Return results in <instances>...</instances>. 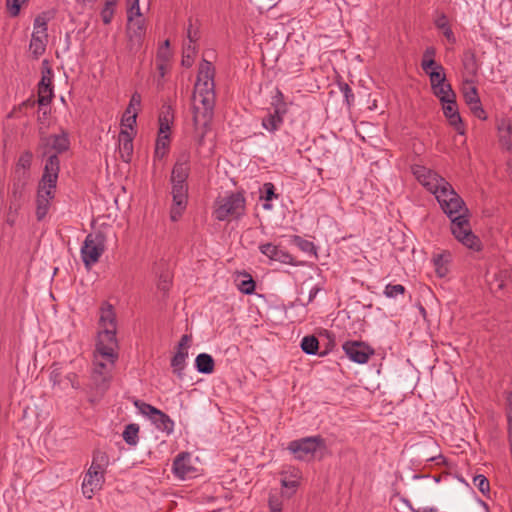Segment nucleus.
I'll use <instances>...</instances> for the list:
<instances>
[{"label": "nucleus", "mask_w": 512, "mask_h": 512, "mask_svg": "<svg viewBox=\"0 0 512 512\" xmlns=\"http://www.w3.org/2000/svg\"><path fill=\"white\" fill-rule=\"evenodd\" d=\"M431 193L435 195L443 212L451 220V232L464 246L479 251L481 242L472 232L469 221V210L463 199L456 193L452 185L444 179Z\"/></svg>", "instance_id": "1"}, {"label": "nucleus", "mask_w": 512, "mask_h": 512, "mask_svg": "<svg viewBox=\"0 0 512 512\" xmlns=\"http://www.w3.org/2000/svg\"><path fill=\"white\" fill-rule=\"evenodd\" d=\"M215 69L211 62L203 60L199 66L193 93V120L195 125L206 126L212 119L215 107Z\"/></svg>", "instance_id": "2"}, {"label": "nucleus", "mask_w": 512, "mask_h": 512, "mask_svg": "<svg viewBox=\"0 0 512 512\" xmlns=\"http://www.w3.org/2000/svg\"><path fill=\"white\" fill-rule=\"evenodd\" d=\"M33 155L30 151H24L18 158L14 173L13 183L11 188V195L13 200L10 203L9 209L18 210L20 207V199L22 198L23 191L28 183Z\"/></svg>", "instance_id": "3"}, {"label": "nucleus", "mask_w": 512, "mask_h": 512, "mask_svg": "<svg viewBox=\"0 0 512 512\" xmlns=\"http://www.w3.org/2000/svg\"><path fill=\"white\" fill-rule=\"evenodd\" d=\"M245 197L242 193H230L217 198L213 215L218 221L239 219L245 213Z\"/></svg>", "instance_id": "4"}, {"label": "nucleus", "mask_w": 512, "mask_h": 512, "mask_svg": "<svg viewBox=\"0 0 512 512\" xmlns=\"http://www.w3.org/2000/svg\"><path fill=\"white\" fill-rule=\"evenodd\" d=\"M51 16L49 12H42L37 15L33 23V32L29 44V51L33 58L38 59L46 51L48 43V22Z\"/></svg>", "instance_id": "5"}, {"label": "nucleus", "mask_w": 512, "mask_h": 512, "mask_svg": "<svg viewBox=\"0 0 512 512\" xmlns=\"http://www.w3.org/2000/svg\"><path fill=\"white\" fill-rule=\"evenodd\" d=\"M106 237L98 231L86 236L81 247V259L87 269L96 264L105 251Z\"/></svg>", "instance_id": "6"}, {"label": "nucleus", "mask_w": 512, "mask_h": 512, "mask_svg": "<svg viewBox=\"0 0 512 512\" xmlns=\"http://www.w3.org/2000/svg\"><path fill=\"white\" fill-rule=\"evenodd\" d=\"M134 405L143 416L147 417L152 422L157 430L167 435H171L174 432L175 423L169 415L140 400H136Z\"/></svg>", "instance_id": "7"}, {"label": "nucleus", "mask_w": 512, "mask_h": 512, "mask_svg": "<svg viewBox=\"0 0 512 512\" xmlns=\"http://www.w3.org/2000/svg\"><path fill=\"white\" fill-rule=\"evenodd\" d=\"M324 446L325 441L321 436H309L291 441L287 449L295 459L305 461L313 458L317 450Z\"/></svg>", "instance_id": "8"}, {"label": "nucleus", "mask_w": 512, "mask_h": 512, "mask_svg": "<svg viewBox=\"0 0 512 512\" xmlns=\"http://www.w3.org/2000/svg\"><path fill=\"white\" fill-rule=\"evenodd\" d=\"M146 35L145 20L143 18L127 20L126 36L127 49L136 54L142 48Z\"/></svg>", "instance_id": "9"}, {"label": "nucleus", "mask_w": 512, "mask_h": 512, "mask_svg": "<svg viewBox=\"0 0 512 512\" xmlns=\"http://www.w3.org/2000/svg\"><path fill=\"white\" fill-rule=\"evenodd\" d=\"M99 326L101 330L98 332L97 339H116L117 324L116 315L113 306L104 303L100 308Z\"/></svg>", "instance_id": "10"}, {"label": "nucleus", "mask_w": 512, "mask_h": 512, "mask_svg": "<svg viewBox=\"0 0 512 512\" xmlns=\"http://www.w3.org/2000/svg\"><path fill=\"white\" fill-rule=\"evenodd\" d=\"M118 341L97 339L95 351L93 353V362H100L103 364L111 363L115 367L118 360Z\"/></svg>", "instance_id": "11"}, {"label": "nucleus", "mask_w": 512, "mask_h": 512, "mask_svg": "<svg viewBox=\"0 0 512 512\" xmlns=\"http://www.w3.org/2000/svg\"><path fill=\"white\" fill-rule=\"evenodd\" d=\"M118 341L97 339L95 351L93 353V362H100L103 364L111 363L115 367L118 360Z\"/></svg>", "instance_id": "12"}, {"label": "nucleus", "mask_w": 512, "mask_h": 512, "mask_svg": "<svg viewBox=\"0 0 512 512\" xmlns=\"http://www.w3.org/2000/svg\"><path fill=\"white\" fill-rule=\"evenodd\" d=\"M172 185V206L170 218L172 221H178L187 207L188 185L171 183Z\"/></svg>", "instance_id": "13"}, {"label": "nucleus", "mask_w": 512, "mask_h": 512, "mask_svg": "<svg viewBox=\"0 0 512 512\" xmlns=\"http://www.w3.org/2000/svg\"><path fill=\"white\" fill-rule=\"evenodd\" d=\"M347 357L358 364H365L374 351L361 341H346L342 346Z\"/></svg>", "instance_id": "14"}, {"label": "nucleus", "mask_w": 512, "mask_h": 512, "mask_svg": "<svg viewBox=\"0 0 512 512\" xmlns=\"http://www.w3.org/2000/svg\"><path fill=\"white\" fill-rule=\"evenodd\" d=\"M411 171L417 181L429 192L437 189V185L441 184V182L444 180V178L438 173L423 165L414 164L411 167Z\"/></svg>", "instance_id": "15"}, {"label": "nucleus", "mask_w": 512, "mask_h": 512, "mask_svg": "<svg viewBox=\"0 0 512 512\" xmlns=\"http://www.w3.org/2000/svg\"><path fill=\"white\" fill-rule=\"evenodd\" d=\"M114 368L115 367L111 366V363L103 364L100 362H93L91 379L97 389L106 391L109 388L113 378Z\"/></svg>", "instance_id": "16"}, {"label": "nucleus", "mask_w": 512, "mask_h": 512, "mask_svg": "<svg viewBox=\"0 0 512 512\" xmlns=\"http://www.w3.org/2000/svg\"><path fill=\"white\" fill-rule=\"evenodd\" d=\"M40 144L45 149L44 154H47L50 150L55 151V154H60L69 149L70 140L68 133L62 130L60 134L41 135Z\"/></svg>", "instance_id": "17"}, {"label": "nucleus", "mask_w": 512, "mask_h": 512, "mask_svg": "<svg viewBox=\"0 0 512 512\" xmlns=\"http://www.w3.org/2000/svg\"><path fill=\"white\" fill-rule=\"evenodd\" d=\"M174 476L180 480L193 478L196 475V468L192 465V458L188 452H182L176 456L172 465Z\"/></svg>", "instance_id": "18"}, {"label": "nucleus", "mask_w": 512, "mask_h": 512, "mask_svg": "<svg viewBox=\"0 0 512 512\" xmlns=\"http://www.w3.org/2000/svg\"><path fill=\"white\" fill-rule=\"evenodd\" d=\"M55 188L39 184L36 197V218L42 221L50 208V202L54 198Z\"/></svg>", "instance_id": "19"}, {"label": "nucleus", "mask_w": 512, "mask_h": 512, "mask_svg": "<svg viewBox=\"0 0 512 512\" xmlns=\"http://www.w3.org/2000/svg\"><path fill=\"white\" fill-rule=\"evenodd\" d=\"M190 173V154L188 152L181 153L171 172V183L187 184V179Z\"/></svg>", "instance_id": "20"}, {"label": "nucleus", "mask_w": 512, "mask_h": 512, "mask_svg": "<svg viewBox=\"0 0 512 512\" xmlns=\"http://www.w3.org/2000/svg\"><path fill=\"white\" fill-rule=\"evenodd\" d=\"M59 170L60 160L57 154L49 155L39 184L47 185L49 188H56Z\"/></svg>", "instance_id": "21"}, {"label": "nucleus", "mask_w": 512, "mask_h": 512, "mask_svg": "<svg viewBox=\"0 0 512 512\" xmlns=\"http://www.w3.org/2000/svg\"><path fill=\"white\" fill-rule=\"evenodd\" d=\"M105 483V475L101 472L87 471L82 482V493L85 498L92 499L97 491H100Z\"/></svg>", "instance_id": "22"}, {"label": "nucleus", "mask_w": 512, "mask_h": 512, "mask_svg": "<svg viewBox=\"0 0 512 512\" xmlns=\"http://www.w3.org/2000/svg\"><path fill=\"white\" fill-rule=\"evenodd\" d=\"M260 252L272 261L283 264H293V256L284 250L281 246L272 243H266L259 246Z\"/></svg>", "instance_id": "23"}, {"label": "nucleus", "mask_w": 512, "mask_h": 512, "mask_svg": "<svg viewBox=\"0 0 512 512\" xmlns=\"http://www.w3.org/2000/svg\"><path fill=\"white\" fill-rule=\"evenodd\" d=\"M442 108H443V113H444L445 117L448 119L450 125L453 126L458 133L464 134V127H463L462 119L458 112L456 100L452 99V100L443 102Z\"/></svg>", "instance_id": "24"}, {"label": "nucleus", "mask_w": 512, "mask_h": 512, "mask_svg": "<svg viewBox=\"0 0 512 512\" xmlns=\"http://www.w3.org/2000/svg\"><path fill=\"white\" fill-rule=\"evenodd\" d=\"M118 142L120 158L125 163H129L133 155V133L122 129L118 136Z\"/></svg>", "instance_id": "25"}, {"label": "nucleus", "mask_w": 512, "mask_h": 512, "mask_svg": "<svg viewBox=\"0 0 512 512\" xmlns=\"http://www.w3.org/2000/svg\"><path fill=\"white\" fill-rule=\"evenodd\" d=\"M509 279L510 272L508 269L489 271L486 275V282L492 292H498L502 290Z\"/></svg>", "instance_id": "26"}, {"label": "nucleus", "mask_w": 512, "mask_h": 512, "mask_svg": "<svg viewBox=\"0 0 512 512\" xmlns=\"http://www.w3.org/2000/svg\"><path fill=\"white\" fill-rule=\"evenodd\" d=\"M451 253L448 251H441L433 255L432 261L435 267L436 274L439 277H445L449 272V263L451 261Z\"/></svg>", "instance_id": "27"}, {"label": "nucleus", "mask_w": 512, "mask_h": 512, "mask_svg": "<svg viewBox=\"0 0 512 512\" xmlns=\"http://www.w3.org/2000/svg\"><path fill=\"white\" fill-rule=\"evenodd\" d=\"M109 465V457L106 452L101 450H96L93 453L92 462L88 469V471L92 472H101V474L106 473L107 467Z\"/></svg>", "instance_id": "28"}, {"label": "nucleus", "mask_w": 512, "mask_h": 512, "mask_svg": "<svg viewBox=\"0 0 512 512\" xmlns=\"http://www.w3.org/2000/svg\"><path fill=\"white\" fill-rule=\"evenodd\" d=\"M173 120H174V112H173L172 107L170 105H163L160 110L159 117H158L159 132H161V133L169 132L171 129Z\"/></svg>", "instance_id": "29"}, {"label": "nucleus", "mask_w": 512, "mask_h": 512, "mask_svg": "<svg viewBox=\"0 0 512 512\" xmlns=\"http://www.w3.org/2000/svg\"><path fill=\"white\" fill-rule=\"evenodd\" d=\"M214 365L213 357L207 353H200L195 359V367L202 374H211L214 371Z\"/></svg>", "instance_id": "30"}, {"label": "nucleus", "mask_w": 512, "mask_h": 512, "mask_svg": "<svg viewBox=\"0 0 512 512\" xmlns=\"http://www.w3.org/2000/svg\"><path fill=\"white\" fill-rule=\"evenodd\" d=\"M437 29L441 30L447 41L451 44L456 42V37L449 25L447 16L444 13L439 14L434 20Z\"/></svg>", "instance_id": "31"}, {"label": "nucleus", "mask_w": 512, "mask_h": 512, "mask_svg": "<svg viewBox=\"0 0 512 512\" xmlns=\"http://www.w3.org/2000/svg\"><path fill=\"white\" fill-rule=\"evenodd\" d=\"M170 144L169 132L161 133L158 131V137L156 139L154 157L162 159L168 151Z\"/></svg>", "instance_id": "32"}, {"label": "nucleus", "mask_w": 512, "mask_h": 512, "mask_svg": "<svg viewBox=\"0 0 512 512\" xmlns=\"http://www.w3.org/2000/svg\"><path fill=\"white\" fill-rule=\"evenodd\" d=\"M187 357L188 352H176L171 359V367L173 368L174 374H176L178 378H182L184 375L183 371L186 366Z\"/></svg>", "instance_id": "33"}, {"label": "nucleus", "mask_w": 512, "mask_h": 512, "mask_svg": "<svg viewBox=\"0 0 512 512\" xmlns=\"http://www.w3.org/2000/svg\"><path fill=\"white\" fill-rule=\"evenodd\" d=\"M283 117V114H277L276 112H273L267 115L265 118H263L262 126L269 132H275L282 125Z\"/></svg>", "instance_id": "34"}, {"label": "nucleus", "mask_w": 512, "mask_h": 512, "mask_svg": "<svg viewBox=\"0 0 512 512\" xmlns=\"http://www.w3.org/2000/svg\"><path fill=\"white\" fill-rule=\"evenodd\" d=\"M139 425L138 424H128L123 431V439L130 446H136L139 440Z\"/></svg>", "instance_id": "35"}, {"label": "nucleus", "mask_w": 512, "mask_h": 512, "mask_svg": "<svg viewBox=\"0 0 512 512\" xmlns=\"http://www.w3.org/2000/svg\"><path fill=\"white\" fill-rule=\"evenodd\" d=\"M434 95L441 101V103L455 99V93L451 88V85L445 83L432 89Z\"/></svg>", "instance_id": "36"}, {"label": "nucleus", "mask_w": 512, "mask_h": 512, "mask_svg": "<svg viewBox=\"0 0 512 512\" xmlns=\"http://www.w3.org/2000/svg\"><path fill=\"white\" fill-rule=\"evenodd\" d=\"M271 105L274 109V112L277 114L285 115L288 111V105L284 100V95L278 88L275 91V95L272 97Z\"/></svg>", "instance_id": "37"}, {"label": "nucleus", "mask_w": 512, "mask_h": 512, "mask_svg": "<svg viewBox=\"0 0 512 512\" xmlns=\"http://www.w3.org/2000/svg\"><path fill=\"white\" fill-rule=\"evenodd\" d=\"M53 98V86L38 85V103L40 106H47Z\"/></svg>", "instance_id": "38"}, {"label": "nucleus", "mask_w": 512, "mask_h": 512, "mask_svg": "<svg viewBox=\"0 0 512 512\" xmlns=\"http://www.w3.org/2000/svg\"><path fill=\"white\" fill-rule=\"evenodd\" d=\"M48 85L53 86V70L50 66V62L47 59L42 61L41 66V80L38 85Z\"/></svg>", "instance_id": "39"}, {"label": "nucleus", "mask_w": 512, "mask_h": 512, "mask_svg": "<svg viewBox=\"0 0 512 512\" xmlns=\"http://www.w3.org/2000/svg\"><path fill=\"white\" fill-rule=\"evenodd\" d=\"M318 347L319 341L315 336H305L301 341V348L307 354L315 355Z\"/></svg>", "instance_id": "40"}, {"label": "nucleus", "mask_w": 512, "mask_h": 512, "mask_svg": "<svg viewBox=\"0 0 512 512\" xmlns=\"http://www.w3.org/2000/svg\"><path fill=\"white\" fill-rule=\"evenodd\" d=\"M499 132H500V143L503 147L506 149H510L512 147L511 143V134H512V127L510 124L503 122L499 126Z\"/></svg>", "instance_id": "41"}, {"label": "nucleus", "mask_w": 512, "mask_h": 512, "mask_svg": "<svg viewBox=\"0 0 512 512\" xmlns=\"http://www.w3.org/2000/svg\"><path fill=\"white\" fill-rule=\"evenodd\" d=\"M428 75L432 89L446 83V75L443 66H436V70H431Z\"/></svg>", "instance_id": "42"}, {"label": "nucleus", "mask_w": 512, "mask_h": 512, "mask_svg": "<svg viewBox=\"0 0 512 512\" xmlns=\"http://www.w3.org/2000/svg\"><path fill=\"white\" fill-rule=\"evenodd\" d=\"M299 478L298 470H294L290 477H288L286 474H283L281 479L282 487L291 490V494L294 493L299 485Z\"/></svg>", "instance_id": "43"}, {"label": "nucleus", "mask_w": 512, "mask_h": 512, "mask_svg": "<svg viewBox=\"0 0 512 512\" xmlns=\"http://www.w3.org/2000/svg\"><path fill=\"white\" fill-rule=\"evenodd\" d=\"M118 0H106L101 11V18L104 24H110L114 15V7Z\"/></svg>", "instance_id": "44"}, {"label": "nucleus", "mask_w": 512, "mask_h": 512, "mask_svg": "<svg viewBox=\"0 0 512 512\" xmlns=\"http://www.w3.org/2000/svg\"><path fill=\"white\" fill-rule=\"evenodd\" d=\"M246 279L241 280L238 283V289L246 295L253 294L255 291V281L249 274H243Z\"/></svg>", "instance_id": "45"}, {"label": "nucleus", "mask_w": 512, "mask_h": 512, "mask_svg": "<svg viewBox=\"0 0 512 512\" xmlns=\"http://www.w3.org/2000/svg\"><path fill=\"white\" fill-rule=\"evenodd\" d=\"M406 288L401 284H387L384 288L383 294L388 298H396L399 295H404Z\"/></svg>", "instance_id": "46"}, {"label": "nucleus", "mask_w": 512, "mask_h": 512, "mask_svg": "<svg viewBox=\"0 0 512 512\" xmlns=\"http://www.w3.org/2000/svg\"><path fill=\"white\" fill-rule=\"evenodd\" d=\"M274 190H275V187L270 182L265 183L263 185L264 196L262 198H264L267 201L266 203L263 204V208L266 210H269L272 208V205L269 204L268 202L271 201L273 198H277V195L275 194Z\"/></svg>", "instance_id": "47"}, {"label": "nucleus", "mask_w": 512, "mask_h": 512, "mask_svg": "<svg viewBox=\"0 0 512 512\" xmlns=\"http://www.w3.org/2000/svg\"><path fill=\"white\" fill-rule=\"evenodd\" d=\"M29 0H6L7 9L12 17H17L20 14L21 4Z\"/></svg>", "instance_id": "48"}, {"label": "nucleus", "mask_w": 512, "mask_h": 512, "mask_svg": "<svg viewBox=\"0 0 512 512\" xmlns=\"http://www.w3.org/2000/svg\"><path fill=\"white\" fill-rule=\"evenodd\" d=\"M474 485L479 489V491L483 494L489 492L490 484L488 479L484 475H477L473 478Z\"/></svg>", "instance_id": "49"}, {"label": "nucleus", "mask_w": 512, "mask_h": 512, "mask_svg": "<svg viewBox=\"0 0 512 512\" xmlns=\"http://www.w3.org/2000/svg\"><path fill=\"white\" fill-rule=\"evenodd\" d=\"M142 18L139 2H128L127 20Z\"/></svg>", "instance_id": "50"}, {"label": "nucleus", "mask_w": 512, "mask_h": 512, "mask_svg": "<svg viewBox=\"0 0 512 512\" xmlns=\"http://www.w3.org/2000/svg\"><path fill=\"white\" fill-rule=\"evenodd\" d=\"M464 99L467 105L475 104L478 100H480L477 89L474 86H470L464 90Z\"/></svg>", "instance_id": "51"}, {"label": "nucleus", "mask_w": 512, "mask_h": 512, "mask_svg": "<svg viewBox=\"0 0 512 512\" xmlns=\"http://www.w3.org/2000/svg\"><path fill=\"white\" fill-rule=\"evenodd\" d=\"M137 112L136 110L133 113L126 114L124 113L122 117L121 124L127 129L133 130L134 125L136 124Z\"/></svg>", "instance_id": "52"}, {"label": "nucleus", "mask_w": 512, "mask_h": 512, "mask_svg": "<svg viewBox=\"0 0 512 512\" xmlns=\"http://www.w3.org/2000/svg\"><path fill=\"white\" fill-rule=\"evenodd\" d=\"M140 105H141V95L139 93L135 92L131 96L129 105L126 109V114L133 113L135 110L137 112Z\"/></svg>", "instance_id": "53"}, {"label": "nucleus", "mask_w": 512, "mask_h": 512, "mask_svg": "<svg viewBox=\"0 0 512 512\" xmlns=\"http://www.w3.org/2000/svg\"><path fill=\"white\" fill-rule=\"evenodd\" d=\"M339 89L343 94L347 104L350 105L354 101V94L350 86L347 83H340Z\"/></svg>", "instance_id": "54"}, {"label": "nucleus", "mask_w": 512, "mask_h": 512, "mask_svg": "<svg viewBox=\"0 0 512 512\" xmlns=\"http://www.w3.org/2000/svg\"><path fill=\"white\" fill-rule=\"evenodd\" d=\"M295 242L297 243L299 248L304 252L311 253L315 249V246L312 242L304 240L300 237H296Z\"/></svg>", "instance_id": "55"}, {"label": "nucleus", "mask_w": 512, "mask_h": 512, "mask_svg": "<svg viewBox=\"0 0 512 512\" xmlns=\"http://www.w3.org/2000/svg\"><path fill=\"white\" fill-rule=\"evenodd\" d=\"M468 106L476 117L479 119H486V112L482 108L480 100H478L475 104H470Z\"/></svg>", "instance_id": "56"}, {"label": "nucleus", "mask_w": 512, "mask_h": 512, "mask_svg": "<svg viewBox=\"0 0 512 512\" xmlns=\"http://www.w3.org/2000/svg\"><path fill=\"white\" fill-rule=\"evenodd\" d=\"M468 106L476 117L479 119H486V112L482 108L480 100H478L475 104H470Z\"/></svg>", "instance_id": "57"}, {"label": "nucleus", "mask_w": 512, "mask_h": 512, "mask_svg": "<svg viewBox=\"0 0 512 512\" xmlns=\"http://www.w3.org/2000/svg\"><path fill=\"white\" fill-rule=\"evenodd\" d=\"M468 106L476 117L479 119H486V112L482 108L480 100H478L475 104H470Z\"/></svg>", "instance_id": "58"}, {"label": "nucleus", "mask_w": 512, "mask_h": 512, "mask_svg": "<svg viewBox=\"0 0 512 512\" xmlns=\"http://www.w3.org/2000/svg\"><path fill=\"white\" fill-rule=\"evenodd\" d=\"M200 35H199V31L197 28H194L193 27V24L190 22L189 23V26L187 28V39H188V43H194L196 44V42L198 41Z\"/></svg>", "instance_id": "59"}, {"label": "nucleus", "mask_w": 512, "mask_h": 512, "mask_svg": "<svg viewBox=\"0 0 512 512\" xmlns=\"http://www.w3.org/2000/svg\"><path fill=\"white\" fill-rule=\"evenodd\" d=\"M436 66H442L441 64L436 63L434 59H422L421 67L422 69L429 74L431 70H436Z\"/></svg>", "instance_id": "60"}, {"label": "nucleus", "mask_w": 512, "mask_h": 512, "mask_svg": "<svg viewBox=\"0 0 512 512\" xmlns=\"http://www.w3.org/2000/svg\"><path fill=\"white\" fill-rule=\"evenodd\" d=\"M190 342H191L190 335H187V334L182 335V337L178 343L177 352H188Z\"/></svg>", "instance_id": "61"}, {"label": "nucleus", "mask_w": 512, "mask_h": 512, "mask_svg": "<svg viewBox=\"0 0 512 512\" xmlns=\"http://www.w3.org/2000/svg\"><path fill=\"white\" fill-rule=\"evenodd\" d=\"M269 508L271 512H281L282 511V502L278 497L270 496L269 498Z\"/></svg>", "instance_id": "62"}, {"label": "nucleus", "mask_w": 512, "mask_h": 512, "mask_svg": "<svg viewBox=\"0 0 512 512\" xmlns=\"http://www.w3.org/2000/svg\"><path fill=\"white\" fill-rule=\"evenodd\" d=\"M49 380L53 386L59 385L61 382V372L59 369H53L50 372Z\"/></svg>", "instance_id": "63"}, {"label": "nucleus", "mask_w": 512, "mask_h": 512, "mask_svg": "<svg viewBox=\"0 0 512 512\" xmlns=\"http://www.w3.org/2000/svg\"><path fill=\"white\" fill-rule=\"evenodd\" d=\"M183 54H189V56L194 57L196 54L195 44L186 42L183 46Z\"/></svg>", "instance_id": "64"}]
</instances>
